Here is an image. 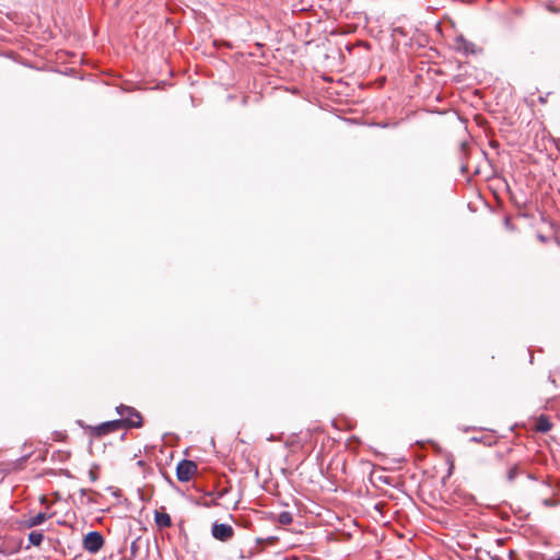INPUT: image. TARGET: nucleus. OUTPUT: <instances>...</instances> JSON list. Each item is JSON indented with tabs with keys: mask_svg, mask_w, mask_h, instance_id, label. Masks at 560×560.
<instances>
[{
	"mask_svg": "<svg viewBox=\"0 0 560 560\" xmlns=\"http://www.w3.org/2000/svg\"><path fill=\"white\" fill-rule=\"evenodd\" d=\"M116 410L117 413L122 417V419L102 423L96 428L97 434L103 435L112 431H117L121 429L126 423L135 428L140 427V415L133 408L120 405L116 408Z\"/></svg>",
	"mask_w": 560,
	"mask_h": 560,
	"instance_id": "obj_1",
	"label": "nucleus"
},
{
	"mask_svg": "<svg viewBox=\"0 0 560 560\" xmlns=\"http://www.w3.org/2000/svg\"><path fill=\"white\" fill-rule=\"evenodd\" d=\"M196 472L197 464L192 460L183 459L177 465L176 475L177 479L182 482L189 481Z\"/></svg>",
	"mask_w": 560,
	"mask_h": 560,
	"instance_id": "obj_2",
	"label": "nucleus"
},
{
	"mask_svg": "<svg viewBox=\"0 0 560 560\" xmlns=\"http://www.w3.org/2000/svg\"><path fill=\"white\" fill-rule=\"evenodd\" d=\"M104 545V538L98 532H90L83 540L84 550L96 553Z\"/></svg>",
	"mask_w": 560,
	"mask_h": 560,
	"instance_id": "obj_3",
	"label": "nucleus"
},
{
	"mask_svg": "<svg viewBox=\"0 0 560 560\" xmlns=\"http://www.w3.org/2000/svg\"><path fill=\"white\" fill-rule=\"evenodd\" d=\"M212 536L220 541H229L234 536V529L229 524L213 523L211 529Z\"/></svg>",
	"mask_w": 560,
	"mask_h": 560,
	"instance_id": "obj_4",
	"label": "nucleus"
},
{
	"mask_svg": "<svg viewBox=\"0 0 560 560\" xmlns=\"http://www.w3.org/2000/svg\"><path fill=\"white\" fill-rule=\"evenodd\" d=\"M551 428L552 423L550 419L545 415L539 416L535 421V430L537 432L547 433L551 430Z\"/></svg>",
	"mask_w": 560,
	"mask_h": 560,
	"instance_id": "obj_5",
	"label": "nucleus"
},
{
	"mask_svg": "<svg viewBox=\"0 0 560 560\" xmlns=\"http://www.w3.org/2000/svg\"><path fill=\"white\" fill-rule=\"evenodd\" d=\"M154 518L158 527L160 528L170 527L172 525L171 516L165 512L155 510Z\"/></svg>",
	"mask_w": 560,
	"mask_h": 560,
	"instance_id": "obj_6",
	"label": "nucleus"
},
{
	"mask_svg": "<svg viewBox=\"0 0 560 560\" xmlns=\"http://www.w3.org/2000/svg\"><path fill=\"white\" fill-rule=\"evenodd\" d=\"M456 44H457L458 50H462L465 54L475 51L474 43L469 42L468 39L464 38L463 36H459L456 38Z\"/></svg>",
	"mask_w": 560,
	"mask_h": 560,
	"instance_id": "obj_7",
	"label": "nucleus"
},
{
	"mask_svg": "<svg viewBox=\"0 0 560 560\" xmlns=\"http://www.w3.org/2000/svg\"><path fill=\"white\" fill-rule=\"evenodd\" d=\"M49 517H50V515H47L46 513H38L37 515L32 516L31 518H28L27 527L38 526V525L43 524Z\"/></svg>",
	"mask_w": 560,
	"mask_h": 560,
	"instance_id": "obj_8",
	"label": "nucleus"
},
{
	"mask_svg": "<svg viewBox=\"0 0 560 560\" xmlns=\"http://www.w3.org/2000/svg\"><path fill=\"white\" fill-rule=\"evenodd\" d=\"M522 474H524V471L521 470L518 464H515L508 470L506 478L510 482H513L517 478V476Z\"/></svg>",
	"mask_w": 560,
	"mask_h": 560,
	"instance_id": "obj_9",
	"label": "nucleus"
},
{
	"mask_svg": "<svg viewBox=\"0 0 560 560\" xmlns=\"http://www.w3.org/2000/svg\"><path fill=\"white\" fill-rule=\"evenodd\" d=\"M44 540L42 532L33 530L28 534V541L34 546H39Z\"/></svg>",
	"mask_w": 560,
	"mask_h": 560,
	"instance_id": "obj_10",
	"label": "nucleus"
},
{
	"mask_svg": "<svg viewBox=\"0 0 560 560\" xmlns=\"http://www.w3.org/2000/svg\"><path fill=\"white\" fill-rule=\"evenodd\" d=\"M278 523L281 524V525H290L293 521V517H292V514L290 512H281L279 515H278V518H277Z\"/></svg>",
	"mask_w": 560,
	"mask_h": 560,
	"instance_id": "obj_11",
	"label": "nucleus"
},
{
	"mask_svg": "<svg viewBox=\"0 0 560 560\" xmlns=\"http://www.w3.org/2000/svg\"><path fill=\"white\" fill-rule=\"evenodd\" d=\"M151 495H152V487H150L148 485L142 486V494H141L142 502L150 500Z\"/></svg>",
	"mask_w": 560,
	"mask_h": 560,
	"instance_id": "obj_12",
	"label": "nucleus"
},
{
	"mask_svg": "<svg viewBox=\"0 0 560 560\" xmlns=\"http://www.w3.org/2000/svg\"><path fill=\"white\" fill-rule=\"evenodd\" d=\"M88 493H89V490H86V489H80V491H79V494H80V498H79L80 503H82V504H88V503H90V502L92 501V499H91V498H88V499L85 500V498L88 497Z\"/></svg>",
	"mask_w": 560,
	"mask_h": 560,
	"instance_id": "obj_13",
	"label": "nucleus"
},
{
	"mask_svg": "<svg viewBox=\"0 0 560 560\" xmlns=\"http://www.w3.org/2000/svg\"><path fill=\"white\" fill-rule=\"evenodd\" d=\"M542 504L545 506L551 508V506H556L557 505V501L553 500V499H544L542 500Z\"/></svg>",
	"mask_w": 560,
	"mask_h": 560,
	"instance_id": "obj_14",
	"label": "nucleus"
},
{
	"mask_svg": "<svg viewBox=\"0 0 560 560\" xmlns=\"http://www.w3.org/2000/svg\"><path fill=\"white\" fill-rule=\"evenodd\" d=\"M460 159L463 160L464 158H466L467 155V143L466 142H462L460 143Z\"/></svg>",
	"mask_w": 560,
	"mask_h": 560,
	"instance_id": "obj_15",
	"label": "nucleus"
},
{
	"mask_svg": "<svg viewBox=\"0 0 560 560\" xmlns=\"http://www.w3.org/2000/svg\"><path fill=\"white\" fill-rule=\"evenodd\" d=\"M89 476H90L91 481H95L97 479V475L93 469H91L89 471Z\"/></svg>",
	"mask_w": 560,
	"mask_h": 560,
	"instance_id": "obj_16",
	"label": "nucleus"
},
{
	"mask_svg": "<svg viewBox=\"0 0 560 560\" xmlns=\"http://www.w3.org/2000/svg\"><path fill=\"white\" fill-rule=\"evenodd\" d=\"M137 544H138V539H136L132 544H131V552L132 555H135L137 552Z\"/></svg>",
	"mask_w": 560,
	"mask_h": 560,
	"instance_id": "obj_17",
	"label": "nucleus"
},
{
	"mask_svg": "<svg viewBox=\"0 0 560 560\" xmlns=\"http://www.w3.org/2000/svg\"><path fill=\"white\" fill-rule=\"evenodd\" d=\"M125 90H135L137 89V86L135 84H130V85H127L124 88Z\"/></svg>",
	"mask_w": 560,
	"mask_h": 560,
	"instance_id": "obj_18",
	"label": "nucleus"
},
{
	"mask_svg": "<svg viewBox=\"0 0 560 560\" xmlns=\"http://www.w3.org/2000/svg\"><path fill=\"white\" fill-rule=\"evenodd\" d=\"M462 172L463 173L467 172V165H464V164L462 165Z\"/></svg>",
	"mask_w": 560,
	"mask_h": 560,
	"instance_id": "obj_19",
	"label": "nucleus"
},
{
	"mask_svg": "<svg viewBox=\"0 0 560 560\" xmlns=\"http://www.w3.org/2000/svg\"><path fill=\"white\" fill-rule=\"evenodd\" d=\"M471 441L479 442V438H472Z\"/></svg>",
	"mask_w": 560,
	"mask_h": 560,
	"instance_id": "obj_20",
	"label": "nucleus"
}]
</instances>
